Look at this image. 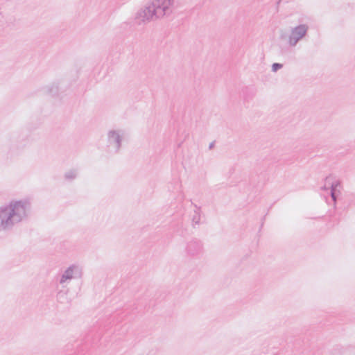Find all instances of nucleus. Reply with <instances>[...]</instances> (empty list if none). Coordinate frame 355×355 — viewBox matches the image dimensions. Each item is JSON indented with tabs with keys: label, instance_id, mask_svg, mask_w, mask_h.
<instances>
[{
	"label": "nucleus",
	"instance_id": "f257e3e1",
	"mask_svg": "<svg viewBox=\"0 0 355 355\" xmlns=\"http://www.w3.org/2000/svg\"><path fill=\"white\" fill-rule=\"evenodd\" d=\"M30 211V202L26 199L15 200L0 207V230H10L25 220Z\"/></svg>",
	"mask_w": 355,
	"mask_h": 355
},
{
	"label": "nucleus",
	"instance_id": "f03ea898",
	"mask_svg": "<svg viewBox=\"0 0 355 355\" xmlns=\"http://www.w3.org/2000/svg\"><path fill=\"white\" fill-rule=\"evenodd\" d=\"M308 30L309 26L302 24L291 28L288 36L286 29H280L279 36L282 40L288 39V43L291 46H295L298 42L305 37Z\"/></svg>",
	"mask_w": 355,
	"mask_h": 355
},
{
	"label": "nucleus",
	"instance_id": "7ed1b4c3",
	"mask_svg": "<svg viewBox=\"0 0 355 355\" xmlns=\"http://www.w3.org/2000/svg\"><path fill=\"white\" fill-rule=\"evenodd\" d=\"M106 136L110 150L118 153L124 140V130L119 128L110 129L107 131Z\"/></svg>",
	"mask_w": 355,
	"mask_h": 355
},
{
	"label": "nucleus",
	"instance_id": "20e7f679",
	"mask_svg": "<svg viewBox=\"0 0 355 355\" xmlns=\"http://www.w3.org/2000/svg\"><path fill=\"white\" fill-rule=\"evenodd\" d=\"M81 276V268L78 265H71L62 272L59 280V285L65 288L71 279L80 278Z\"/></svg>",
	"mask_w": 355,
	"mask_h": 355
},
{
	"label": "nucleus",
	"instance_id": "39448f33",
	"mask_svg": "<svg viewBox=\"0 0 355 355\" xmlns=\"http://www.w3.org/2000/svg\"><path fill=\"white\" fill-rule=\"evenodd\" d=\"M136 18L142 22H149L157 19V12H156L151 1L147 4L144 8L139 10L136 15Z\"/></svg>",
	"mask_w": 355,
	"mask_h": 355
},
{
	"label": "nucleus",
	"instance_id": "423d86ee",
	"mask_svg": "<svg viewBox=\"0 0 355 355\" xmlns=\"http://www.w3.org/2000/svg\"><path fill=\"white\" fill-rule=\"evenodd\" d=\"M151 3L157 12L158 17L162 18L171 12L174 0H151Z\"/></svg>",
	"mask_w": 355,
	"mask_h": 355
},
{
	"label": "nucleus",
	"instance_id": "0eeeda50",
	"mask_svg": "<svg viewBox=\"0 0 355 355\" xmlns=\"http://www.w3.org/2000/svg\"><path fill=\"white\" fill-rule=\"evenodd\" d=\"M78 175V170L76 168H71L67 171L64 173V178L67 180H73Z\"/></svg>",
	"mask_w": 355,
	"mask_h": 355
},
{
	"label": "nucleus",
	"instance_id": "6e6552de",
	"mask_svg": "<svg viewBox=\"0 0 355 355\" xmlns=\"http://www.w3.org/2000/svg\"><path fill=\"white\" fill-rule=\"evenodd\" d=\"M200 221V215L198 211H195L194 214L192 216L191 222L192 225L195 227L196 225H198Z\"/></svg>",
	"mask_w": 355,
	"mask_h": 355
},
{
	"label": "nucleus",
	"instance_id": "1a4fd4ad",
	"mask_svg": "<svg viewBox=\"0 0 355 355\" xmlns=\"http://www.w3.org/2000/svg\"><path fill=\"white\" fill-rule=\"evenodd\" d=\"M47 92L52 94H56L58 92V86L51 85L47 87Z\"/></svg>",
	"mask_w": 355,
	"mask_h": 355
},
{
	"label": "nucleus",
	"instance_id": "9d476101",
	"mask_svg": "<svg viewBox=\"0 0 355 355\" xmlns=\"http://www.w3.org/2000/svg\"><path fill=\"white\" fill-rule=\"evenodd\" d=\"M337 186V184H331V198L332 199L336 201V187Z\"/></svg>",
	"mask_w": 355,
	"mask_h": 355
},
{
	"label": "nucleus",
	"instance_id": "9b49d317",
	"mask_svg": "<svg viewBox=\"0 0 355 355\" xmlns=\"http://www.w3.org/2000/svg\"><path fill=\"white\" fill-rule=\"evenodd\" d=\"M282 68V64H279V63H274L272 65V71L273 72H276V71H277L279 69H280Z\"/></svg>",
	"mask_w": 355,
	"mask_h": 355
}]
</instances>
